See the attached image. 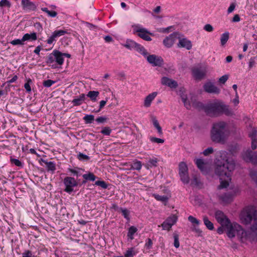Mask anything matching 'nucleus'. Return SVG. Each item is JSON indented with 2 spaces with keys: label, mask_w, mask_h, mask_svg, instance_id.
I'll return each instance as SVG.
<instances>
[{
  "label": "nucleus",
  "mask_w": 257,
  "mask_h": 257,
  "mask_svg": "<svg viewBox=\"0 0 257 257\" xmlns=\"http://www.w3.org/2000/svg\"><path fill=\"white\" fill-rule=\"evenodd\" d=\"M153 196L157 200L161 201L162 202H167L169 199V198L166 195L162 196L158 194H154Z\"/></svg>",
  "instance_id": "obj_34"
},
{
  "label": "nucleus",
  "mask_w": 257,
  "mask_h": 257,
  "mask_svg": "<svg viewBox=\"0 0 257 257\" xmlns=\"http://www.w3.org/2000/svg\"><path fill=\"white\" fill-rule=\"evenodd\" d=\"M63 183L65 186L64 191L70 194L74 191V188L77 187L79 183L76 180L70 176H67L64 178Z\"/></svg>",
  "instance_id": "obj_8"
},
{
  "label": "nucleus",
  "mask_w": 257,
  "mask_h": 257,
  "mask_svg": "<svg viewBox=\"0 0 257 257\" xmlns=\"http://www.w3.org/2000/svg\"><path fill=\"white\" fill-rule=\"evenodd\" d=\"M226 122L221 121L213 124L210 136L212 142L216 143H224L227 139L228 130Z\"/></svg>",
  "instance_id": "obj_2"
},
{
  "label": "nucleus",
  "mask_w": 257,
  "mask_h": 257,
  "mask_svg": "<svg viewBox=\"0 0 257 257\" xmlns=\"http://www.w3.org/2000/svg\"><path fill=\"white\" fill-rule=\"evenodd\" d=\"M37 39V35L36 33L34 32L31 34H25L23 37V40L25 41H29V40H32L35 41Z\"/></svg>",
  "instance_id": "obj_25"
},
{
  "label": "nucleus",
  "mask_w": 257,
  "mask_h": 257,
  "mask_svg": "<svg viewBox=\"0 0 257 257\" xmlns=\"http://www.w3.org/2000/svg\"><path fill=\"white\" fill-rule=\"evenodd\" d=\"M251 148L252 150H254L257 148V139H251Z\"/></svg>",
  "instance_id": "obj_64"
},
{
  "label": "nucleus",
  "mask_w": 257,
  "mask_h": 257,
  "mask_svg": "<svg viewBox=\"0 0 257 257\" xmlns=\"http://www.w3.org/2000/svg\"><path fill=\"white\" fill-rule=\"evenodd\" d=\"M107 118L106 116H102L97 117L95 121L97 123H103L107 121Z\"/></svg>",
  "instance_id": "obj_60"
},
{
  "label": "nucleus",
  "mask_w": 257,
  "mask_h": 257,
  "mask_svg": "<svg viewBox=\"0 0 257 257\" xmlns=\"http://www.w3.org/2000/svg\"><path fill=\"white\" fill-rule=\"evenodd\" d=\"M83 119L86 124H90L94 121V116L92 114H86L83 117Z\"/></svg>",
  "instance_id": "obj_35"
},
{
  "label": "nucleus",
  "mask_w": 257,
  "mask_h": 257,
  "mask_svg": "<svg viewBox=\"0 0 257 257\" xmlns=\"http://www.w3.org/2000/svg\"><path fill=\"white\" fill-rule=\"evenodd\" d=\"M77 158L80 161H88L90 159L88 156L83 154L82 153H79V154H77Z\"/></svg>",
  "instance_id": "obj_44"
},
{
  "label": "nucleus",
  "mask_w": 257,
  "mask_h": 257,
  "mask_svg": "<svg viewBox=\"0 0 257 257\" xmlns=\"http://www.w3.org/2000/svg\"><path fill=\"white\" fill-rule=\"evenodd\" d=\"M192 72L194 77L196 80L203 79L206 75L205 70L201 68H193L192 69Z\"/></svg>",
  "instance_id": "obj_15"
},
{
  "label": "nucleus",
  "mask_w": 257,
  "mask_h": 257,
  "mask_svg": "<svg viewBox=\"0 0 257 257\" xmlns=\"http://www.w3.org/2000/svg\"><path fill=\"white\" fill-rule=\"evenodd\" d=\"M250 176L257 185V170L251 171L250 172Z\"/></svg>",
  "instance_id": "obj_55"
},
{
  "label": "nucleus",
  "mask_w": 257,
  "mask_h": 257,
  "mask_svg": "<svg viewBox=\"0 0 257 257\" xmlns=\"http://www.w3.org/2000/svg\"><path fill=\"white\" fill-rule=\"evenodd\" d=\"M224 225L225 226L227 236L229 238L235 237L236 232L239 231L241 228L240 225L237 223L232 224L230 220L229 221V223H226Z\"/></svg>",
  "instance_id": "obj_10"
},
{
  "label": "nucleus",
  "mask_w": 257,
  "mask_h": 257,
  "mask_svg": "<svg viewBox=\"0 0 257 257\" xmlns=\"http://www.w3.org/2000/svg\"><path fill=\"white\" fill-rule=\"evenodd\" d=\"M121 45L130 50H135L144 57L148 55V52L144 46L132 39H126L125 43Z\"/></svg>",
  "instance_id": "obj_6"
},
{
  "label": "nucleus",
  "mask_w": 257,
  "mask_h": 257,
  "mask_svg": "<svg viewBox=\"0 0 257 257\" xmlns=\"http://www.w3.org/2000/svg\"><path fill=\"white\" fill-rule=\"evenodd\" d=\"M99 94V93L97 91H90L88 92L87 96L89 97L92 101H95Z\"/></svg>",
  "instance_id": "obj_31"
},
{
  "label": "nucleus",
  "mask_w": 257,
  "mask_h": 257,
  "mask_svg": "<svg viewBox=\"0 0 257 257\" xmlns=\"http://www.w3.org/2000/svg\"><path fill=\"white\" fill-rule=\"evenodd\" d=\"M157 95V92H154L149 94L145 99L144 106L148 107L151 105L152 101L154 99Z\"/></svg>",
  "instance_id": "obj_20"
},
{
  "label": "nucleus",
  "mask_w": 257,
  "mask_h": 257,
  "mask_svg": "<svg viewBox=\"0 0 257 257\" xmlns=\"http://www.w3.org/2000/svg\"><path fill=\"white\" fill-rule=\"evenodd\" d=\"M67 30H60L55 31L51 36L46 40V42L48 44H52L54 41H56V39L61 36L68 34Z\"/></svg>",
  "instance_id": "obj_13"
},
{
  "label": "nucleus",
  "mask_w": 257,
  "mask_h": 257,
  "mask_svg": "<svg viewBox=\"0 0 257 257\" xmlns=\"http://www.w3.org/2000/svg\"><path fill=\"white\" fill-rule=\"evenodd\" d=\"M41 161L46 164L48 171H51L53 173L56 170V164L54 162H48L43 159Z\"/></svg>",
  "instance_id": "obj_22"
},
{
  "label": "nucleus",
  "mask_w": 257,
  "mask_h": 257,
  "mask_svg": "<svg viewBox=\"0 0 257 257\" xmlns=\"http://www.w3.org/2000/svg\"><path fill=\"white\" fill-rule=\"evenodd\" d=\"M24 41L22 39H15L11 42V44L13 45H23Z\"/></svg>",
  "instance_id": "obj_53"
},
{
  "label": "nucleus",
  "mask_w": 257,
  "mask_h": 257,
  "mask_svg": "<svg viewBox=\"0 0 257 257\" xmlns=\"http://www.w3.org/2000/svg\"><path fill=\"white\" fill-rule=\"evenodd\" d=\"M181 181L184 183L187 184L190 182V178L188 175V172L179 174Z\"/></svg>",
  "instance_id": "obj_32"
},
{
  "label": "nucleus",
  "mask_w": 257,
  "mask_h": 257,
  "mask_svg": "<svg viewBox=\"0 0 257 257\" xmlns=\"http://www.w3.org/2000/svg\"><path fill=\"white\" fill-rule=\"evenodd\" d=\"M22 257H37V256L35 255L31 250H26L22 253Z\"/></svg>",
  "instance_id": "obj_49"
},
{
  "label": "nucleus",
  "mask_w": 257,
  "mask_h": 257,
  "mask_svg": "<svg viewBox=\"0 0 257 257\" xmlns=\"http://www.w3.org/2000/svg\"><path fill=\"white\" fill-rule=\"evenodd\" d=\"M138 231V229L134 226H131L128 230L127 236L129 239L133 240L134 239V234Z\"/></svg>",
  "instance_id": "obj_28"
},
{
  "label": "nucleus",
  "mask_w": 257,
  "mask_h": 257,
  "mask_svg": "<svg viewBox=\"0 0 257 257\" xmlns=\"http://www.w3.org/2000/svg\"><path fill=\"white\" fill-rule=\"evenodd\" d=\"M7 7L10 8L11 7V4L8 0H1L0 1V7Z\"/></svg>",
  "instance_id": "obj_51"
},
{
  "label": "nucleus",
  "mask_w": 257,
  "mask_h": 257,
  "mask_svg": "<svg viewBox=\"0 0 257 257\" xmlns=\"http://www.w3.org/2000/svg\"><path fill=\"white\" fill-rule=\"evenodd\" d=\"M119 211L121 212L122 215L123 216L124 218H125L128 221H130V211L126 208H123L121 207L119 208Z\"/></svg>",
  "instance_id": "obj_39"
},
{
  "label": "nucleus",
  "mask_w": 257,
  "mask_h": 257,
  "mask_svg": "<svg viewBox=\"0 0 257 257\" xmlns=\"http://www.w3.org/2000/svg\"><path fill=\"white\" fill-rule=\"evenodd\" d=\"M158 159L156 158L149 159L146 165L147 169L152 168L153 167H157L158 165Z\"/></svg>",
  "instance_id": "obj_24"
},
{
  "label": "nucleus",
  "mask_w": 257,
  "mask_h": 257,
  "mask_svg": "<svg viewBox=\"0 0 257 257\" xmlns=\"http://www.w3.org/2000/svg\"><path fill=\"white\" fill-rule=\"evenodd\" d=\"M213 151L214 150L212 147H208L202 152V154L204 156H207L209 155L212 154L213 153Z\"/></svg>",
  "instance_id": "obj_58"
},
{
  "label": "nucleus",
  "mask_w": 257,
  "mask_h": 257,
  "mask_svg": "<svg viewBox=\"0 0 257 257\" xmlns=\"http://www.w3.org/2000/svg\"><path fill=\"white\" fill-rule=\"evenodd\" d=\"M22 6L24 10L26 11H34L37 9L36 4L29 0H22Z\"/></svg>",
  "instance_id": "obj_16"
},
{
  "label": "nucleus",
  "mask_w": 257,
  "mask_h": 257,
  "mask_svg": "<svg viewBox=\"0 0 257 257\" xmlns=\"http://www.w3.org/2000/svg\"><path fill=\"white\" fill-rule=\"evenodd\" d=\"M234 194L231 192L224 193L221 196L222 201L225 203H229L232 201Z\"/></svg>",
  "instance_id": "obj_23"
},
{
  "label": "nucleus",
  "mask_w": 257,
  "mask_h": 257,
  "mask_svg": "<svg viewBox=\"0 0 257 257\" xmlns=\"http://www.w3.org/2000/svg\"><path fill=\"white\" fill-rule=\"evenodd\" d=\"M215 217L221 225H224L226 223H229L230 220L224 213L221 210H217L215 212Z\"/></svg>",
  "instance_id": "obj_14"
},
{
  "label": "nucleus",
  "mask_w": 257,
  "mask_h": 257,
  "mask_svg": "<svg viewBox=\"0 0 257 257\" xmlns=\"http://www.w3.org/2000/svg\"><path fill=\"white\" fill-rule=\"evenodd\" d=\"M242 157L243 160L246 162L250 163L253 165H257L256 152L248 149L242 153Z\"/></svg>",
  "instance_id": "obj_9"
},
{
  "label": "nucleus",
  "mask_w": 257,
  "mask_h": 257,
  "mask_svg": "<svg viewBox=\"0 0 257 257\" xmlns=\"http://www.w3.org/2000/svg\"><path fill=\"white\" fill-rule=\"evenodd\" d=\"M179 174L188 172V169L186 164L183 162L180 163L179 165Z\"/></svg>",
  "instance_id": "obj_29"
},
{
  "label": "nucleus",
  "mask_w": 257,
  "mask_h": 257,
  "mask_svg": "<svg viewBox=\"0 0 257 257\" xmlns=\"http://www.w3.org/2000/svg\"><path fill=\"white\" fill-rule=\"evenodd\" d=\"M111 131L112 130L109 127L105 126L102 127L100 133L104 135L109 136L111 133Z\"/></svg>",
  "instance_id": "obj_43"
},
{
  "label": "nucleus",
  "mask_w": 257,
  "mask_h": 257,
  "mask_svg": "<svg viewBox=\"0 0 257 257\" xmlns=\"http://www.w3.org/2000/svg\"><path fill=\"white\" fill-rule=\"evenodd\" d=\"M162 227L164 230H170L172 227L171 224H169L166 220L162 224Z\"/></svg>",
  "instance_id": "obj_62"
},
{
  "label": "nucleus",
  "mask_w": 257,
  "mask_h": 257,
  "mask_svg": "<svg viewBox=\"0 0 257 257\" xmlns=\"http://www.w3.org/2000/svg\"><path fill=\"white\" fill-rule=\"evenodd\" d=\"M257 59L256 57H251L249 59L248 63L249 68H251L254 67L256 64L255 60Z\"/></svg>",
  "instance_id": "obj_56"
},
{
  "label": "nucleus",
  "mask_w": 257,
  "mask_h": 257,
  "mask_svg": "<svg viewBox=\"0 0 257 257\" xmlns=\"http://www.w3.org/2000/svg\"><path fill=\"white\" fill-rule=\"evenodd\" d=\"M235 167L234 163L230 160L225 151L220 152V159H218L216 163L215 169V174L219 176L229 177V172L233 171Z\"/></svg>",
  "instance_id": "obj_1"
},
{
  "label": "nucleus",
  "mask_w": 257,
  "mask_h": 257,
  "mask_svg": "<svg viewBox=\"0 0 257 257\" xmlns=\"http://www.w3.org/2000/svg\"><path fill=\"white\" fill-rule=\"evenodd\" d=\"M188 220L192 223L198 225L200 224V221L193 216H189L188 218Z\"/></svg>",
  "instance_id": "obj_54"
},
{
  "label": "nucleus",
  "mask_w": 257,
  "mask_h": 257,
  "mask_svg": "<svg viewBox=\"0 0 257 257\" xmlns=\"http://www.w3.org/2000/svg\"><path fill=\"white\" fill-rule=\"evenodd\" d=\"M174 245L176 248H178L180 246V243L179 241V235L177 233H174Z\"/></svg>",
  "instance_id": "obj_52"
},
{
  "label": "nucleus",
  "mask_w": 257,
  "mask_h": 257,
  "mask_svg": "<svg viewBox=\"0 0 257 257\" xmlns=\"http://www.w3.org/2000/svg\"><path fill=\"white\" fill-rule=\"evenodd\" d=\"M153 245V241L150 238H148L146 240V242L145 243V246L148 248V249H150L152 248Z\"/></svg>",
  "instance_id": "obj_63"
},
{
  "label": "nucleus",
  "mask_w": 257,
  "mask_h": 257,
  "mask_svg": "<svg viewBox=\"0 0 257 257\" xmlns=\"http://www.w3.org/2000/svg\"><path fill=\"white\" fill-rule=\"evenodd\" d=\"M178 46L180 48H184L187 50H189L191 49L192 45L191 41L187 39L186 38L179 39Z\"/></svg>",
  "instance_id": "obj_18"
},
{
  "label": "nucleus",
  "mask_w": 257,
  "mask_h": 257,
  "mask_svg": "<svg viewBox=\"0 0 257 257\" xmlns=\"http://www.w3.org/2000/svg\"><path fill=\"white\" fill-rule=\"evenodd\" d=\"M203 88L205 92L209 93L218 94L220 92V89L211 82L205 83L203 85Z\"/></svg>",
  "instance_id": "obj_12"
},
{
  "label": "nucleus",
  "mask_w": 257,
  "mask_h": 257,
  "mask_svg": "<svg viewBox=\"0 0 257 257\" xmlns=\"http://www.w3.org/2000/svg\"><path fill=\"white\" fill-rule=\"evenodd\" d=\"M171 226L173 225L177 220V217L175 215H172L168 217L166 220Z\"/></svg>",
  "instance_id": "obj_42"
},
{
  "label": "nucleus",
  "mask_w": 257,
  "mask_h": 257,
  "mask_svg": "<svg viewBox=\"0 0 257 257\" xmlns=\"http://www.w3.org/2000/svg\"><path fill=\"white\" fill-rule=\"evenodd\" d=\"M150 139V141L153 143L163 144L164 142V140L156 137H151Z\"/></svg>",
  "instance_id": "obj_59"
},
{
  "label": "nucleus",
  "mask_w": 257,
  "mask_h": 257,
  "mask_svg": "<svg viewBox=\"0 0 257 257\" xmlns=\"http://www.w3.org/2000/svg\"><path fill=\"white\" fill-rule=\"evenodd\" d=\"M229 185V183L227 181L221 180L220 185L218 186V189H222L227 188Z\"/></svg>",
  "instance_id": "obj_50"
},
{
  "label": "nucleus",
  "mask_w": 257,
  "mask_h": 257,
  "mask_svg": "<svg viewBox=\"0 0 257 257\" xmlns=\"http://www.w3.org/2000/svg\"><path fill=\"white\" fill-rule=\"evenodd\" d=\"M205 113L210 116H217L223 113L227 116H232L234 114L233 111L229 106L220 102L207 104Z\"/></svg>",
  "instance_id": "obj_3"
},
{
  "label": "nucleus",
  "mask_w": 257,
  "mask_h": 257,
  "mask_svg": "<svg viewBox=\"0 0 257 257\" xmlns=\"http://www.w3.org/2000/svg\"><path fill=\"white\" fill-rule=\"evenodd\" d=\"M142 163L140 161H137L136 162H134L132 165V168L133 170H136L139 171L142 168Z\"/></svg>",
  "instance_id": "obj_41"
},
{
  "label": "nucleus",
  "mask_w": 257,
  "mask_h": 257,
  "mask_svg": "<svg viewBox=\"0 0 257 257\" xmlns=\"http://www.w3.org/2000/svg\"><path fill=\"white\" fill-rule=\"evenodd\" d=\"M176 34L174 33L171 34L169 37H167L163 40L164 45L170 48L174 44V38L176 37Z\"/></svg>",
  "instance_id": "obj_19"
},
{
  "label": "nucleus",
  "mask_w": 257,
  "mask_h": 257,
  "mask_svg": "<svg viewBox=\"0 0 257 257\" xmlns=\"http://www.w3.org/2000/svg\"><path fill=\"white\" fill-rule=\"evenodd\" d=\"M203 221L204 225L206 226V227L210 230H213L214 228V225L213 223H212L208 219V217L206 216H204L203 217Z\"/></svg>",
  "instance_id": "obj_26"
},
{
  "label": "nucleus",
  "mask_w": 257,
  "mask_h": 257,
  "mask_svg": "<svg viewBox=\"0 0 257 257\" xmlns=\"http://www.w3.org/2000/svg\"><path fill=\"white\" fill-rule=\"evenodd\" d=\"M95 185L100 186L103 189H106L108 187V185L104 181H97L95 182Z\"/></svg>",
  "instance_id": "obj_46"
},
{
  "label": "nucleus",
  "mask_w": 257,
  "mask_h": 257,
  "mask_svg": "<svg viewBox=\"0 0 257 257\" xmlns=\"http://www.w3.org/2000/svg\"><path fill=\"white\" fill-rule=\"evenodd\" d=\"M161 83L164 85L168 86L171 88H176L178 86V83L175 80L169 78L167 77H163L161 79Z\"/></svg>",
  "instance_id": "obj_17"
},
{
  "label": "nucleus",
  "mask_w": 257,
  "mask_h": 257,
  "mask_svg": "<svg viewBox=\"0 0 257 257\" xmlns=\"http://www.w3.org/2000/svg\"><path fill=\"white\" fill-rule=\"evenodd\" d=\"M32 83L31 79H29L26 83L24 84V87L26 89L27 92H30L31 91V88L30 84Z\"/></svg>",
  "instance_id": "obj_57"
},
{
  "label": "nucleus",
  "mask_w": 257,
  "mask_h": 257,
  "mask_svg": "<svg viewBox=\"0 0 257 257\" xmlns=\"http://www.w3.org/2000/svg\"><path fill=\"white\" fill-rule=\"evenodd\" d=\"M181 99L184 103L185 107L187 109H190L191 108V104H190L189 101L188 100L186 96L185 95H181Z\"/></svg>",
  "instance_id": "obj_40"
},
{
  "label": "nucleus",
  "mask_w": 257,
  "mask_h": 257,
  "mask_svg": "<svg viewBox=\"0 0 257 257\" xmlns=\"http://www.w3.org/2000/svg\"><path fill=\"white\" fill-rule=\"evenodd\" d=\"M133 30L134 34L137 33L138 36L147 41H152V39L150 35L154 36L153 33H151L147 29L141 27L140 25L134 26Z\"/></svg>",
  "instance_id": "obj_7"
},
{
  "label": "nucleus",
  "mask_w": 257,
  "mask_h": 257,
  "mask_svg": "<svg viewBox=\"0 0 257 257\" xmlns=\"http://www.w3.org/2000/svg\"><path fill=\"white\" fill-rule=\"evenodd\" d=\"M229 33L228 32H226L222 34L220 38V42L222 46L224 45L228 40L229 39Z\"/></svg>",
  "instance_id": "obj_30"
},
{
  "label": "nucleus",
  "mask_w": 257,
  "mask_h": 257,
  "mask_svg": "<svg viewBox=\"0 0 257 257\" xmlns=\"http://www.w3.org/2000/svg\"><path fill=\"white\" fill-rule=\"evenodd\" d=\"M55 83V81H54L52 80L47 79L46 80L44 81V82L43 83V85L44 87H50Z\"/></svg>",
  "instance_id": "obj_48"
},
{
  "label": "nucleus",
  "mask_w": 257,
  "mask_h": 257,
  "mask_svg": "<svg viewBox=\"0 0 257 257\" xmlns=\"http://www.w3.org/2000/svg\"><path fill=\"white\" fill-rule=\"evenodd\" d=\"M153 123L154 126L157 128L158 130V133L159 135H162L163 132L162 130V128L161 126L159 124V123L158 121L157 120V119L155 117H154L153 118Z\"/></svg>",
  "instance_id": "obj_37"
},
{
  "label": "nucleus",
  "mask_w": 257,
  "mask_h": 257,
  "mask_svg": "<svg viewBox=\"0 0 257 257\" xmlns=\"http://www.w3.org/2000/svg\"><path fill=\"white\" fill-rule=\"evenodd\" d=\"M10 161L11 163L15 164L17 167H23L22 163L17 159L11 158Z\"/></svg>",
  "instance_id": "obj_47"
},
{
  "label": "nucleus",
  "mask_w": 257,
  "mask_h": 257,
  "mask_svg": "<svg viewBox=\"0 0 257 257\" xmlns=\"http://www.w3.org/2000/svg\"><path fill=\"white\" fill-rule=\"evenodd\" d=\"M147 61L153 66L161 67L164 64L163 59L155 54L149 55L146 56Z\"/></svg>",
  "instance_id": "obj_11"
},
{
  "label": "nucleus",
  "mask_w": 257,
  "mask_h": 257,
  "mask_svg": "<svg viewBox=\"0 0 257 257\" xmlns=\"http://www.w3.org/2000/svg\"><path fill=\"white\" fill-rule=\"evenodd\" d=\"M137 254L134 247H131L125 251L124 256L125 257H134Z\"/></svg>",
  "instance_id": "obj_36"
},
{
  "label": "nucleus",
  "mask_w": 257,
  "mask_h": 257,
  "mask_svg": "<svg viewBox=\"0 0 257 257\" xmlns=\"http://www.w3.org/2000/svg\"><path fill=\"white\" fill-rule=\"evenodd\" d=\"M248 137L250 139H257V129L253 128L251 131L248 134Z\"/></svg>",
  "instance_id": "obj_45"
},
{
  "label": "nucleus",
  "mask_w": 257,
  "mask_h": 257,
  "mask_svg": "<svg viewBox=\"0 0 257 257\" xmlns=\"http://www.w3.org/2000/svg\"><path fill=\"white\" fill-rule=\"evenodd\" d=\"M193 106L199 111L203 110L205 112L206 111V104H204L201 102L196 101L193 102Z\"/></svg>",
  "instance_id": "obj_27"
},
{
  "label": "nucleus",
  "mask_w": 257,
  "mask_h": 257,
  "mask_svg": "<svg viewBox=\"0 0 257 257\" xmlns=\"http://www.w3.org/2000/svg\"><path fill=\"white\" fill-rule=\"evenodd\" d=\"M240 219L243 224L251 225L250 229L252 231L257 230V210L253 207H248L243 211Z\"/></svg>",
  "instance_id": "obj_4"
},
{
  "label": "nucleus",
  "mask_w": 257,
  "mask_h": 257,
  "mask_svg": "<svg viewBox=\"0 0 257 257\" xmlns=\"http://www.w3.org/2000/svg\"><path fill=\"white\" fill-rule=\"evenodd\" d=\"M228 75H224L222 76H221L220 78H219L218 82L220 84H224L226 81L228 79Z\"/></svg>",
  "instance_id": "obj_61"
},
{
  "label": "nucleus",
  "mask_w": 257,
  "mask_h": 257,
  "mask_svg": "<svg viewBox=\"0 0 257 257\" xmlns=\"http://www.w3.org/2000/svg\"><path fill=\"white\" fill-rule=\"evenodd\" d=\"M85 94L82 93L78 97L74 98L72 101V103L73 104L74 106H79L82 104V102L85 100Z\"/></svg>",
  "instance_id": "obj_21"
},
{
  "label": "nucleus",
  "mask_w": 257,
  "mask_h": 257,
  "mask_svg": "<svg viewBox=\"0 0 257 257\" xmlns=\"http://www.w3.org/2000/svg\"><path fill=\"white\" fill-rule=\"evenodd\" d=\"M195 164L197 167L201 171H203L205 168V163L202 159H197L195 161Z\"/></svg>",
  "instance_id": "obj_33"
},
{
  "label": "nucleus",
  "mask_w": 257,
  "mask_h": 257,
  "mask_svg": "<svg viewBox=\"0 0 257 257\" xmlns=\"http://www.w3.org/2000/svg\"><path fill=\"white\" fill-rule=\"evenodd\" d=\"M82 177L86 180L92 181H94L96 179V176L92 173L83 174Z\"/></svg>",
  "instance_id": "obj_38"
},
{
  "label": "nucleus",
  "mask_w": 257,
  "mask_h": 257,
  "mask_svg": "<svg viewBox=\"0 0 257 257\" xmlns=\"http://www.w3.org/2000/svg\"><path fill=\"white\" fill-rule=\"evenodd\" d=\"M46 64L52 69L59 68L64 63L62 52L57 50H54L45 58Z\"/></svg>",
  "instance_id": "obj_5"
}]
</instances>
